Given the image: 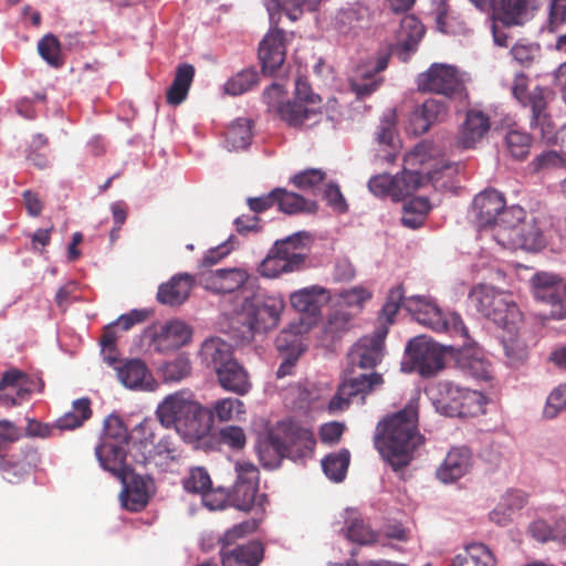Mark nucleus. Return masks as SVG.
Masks as SVG:
<instances>
[{"instance_id":"obj_8","label":"nucleus","mask_w":566,"mask_h":566,"mask_svg":"<svg viewBox=\"0 0 566 566\" xmlns=\"http://www.w3.org/2000/svg\"><path fill=\"white\" fill-rule=\"evenodd\" d=\"M240 315L242 323L252 333H266L276 328L285 310V301L280 294L242 290Z\"/></svg>"},{"instance_id":"obj_64","label":"nucleus","mask_w":566,"mask_h":566,"mask_svg":"<svg viewBox=\"0 0 566 566\" xmlns=\"http://www.w3.org/2000/svg\"><path fill=\"white\" fill-rule=\"evenodd\" d=\"M376 139L379 145L388 146L392 150L396 147V129L392 115L385 116L376 132Z\"/></svg>"},{"instance_id":"obj_17","label":"nucleus","mask_w":566,"mask_h":566,"mask_svg":"<svg viewBox=\"0 0 566 566\" xmlns=\"http://www.w3.org/2000/svg\"><path fill=\"white\" fill-rule=\"evenodd\" d=\"M504 206L503 195L495 189H488L474 197L470 217L480 232L491 231Z\"/></svg>"},{"instance_id":"obj_62","label":"nucleus","mask_w":566,"mask_h":566,"mask_svg":"<svg viewBox=\"0 0 566 566\" xmlns=\"http://www.w3.org/2000/svg\"><path fill=\"white\" fill-rule=\"evenodd\" d=\"M239 245V241L234 234L216 248L208 250L202 258V265L210 266L218 263L221 259L227 256L235 247Z\"/></svg>"},{"instance_id":"obj_36","label":"nucleus","mask_w":566,"mask_h":566,"mask_svg":"<svg viewBox=\"0 0 566 566\" xmlns=\"http://www.w3.org/2000/svg\"><path fill=\"white\" fill-rule=\"evenodd\" d=\"M526 220V211L521 206H504L490 233L499 245L505 248V234L515 232Z\"/></svg>"},{"instance_id":"obj_54","label":"nucleus","mask_w":566,"mask_h":566,"mask_svg":"<svg viewBox=\"0 0 566 566\" xmlns=\"http://www.w3.org/2000/svg\"><path fill=\"white\" fill-rule=\"evenodd\" d=\"M565 409L566 382L559 384L558 386L551 390L543 407L542 416L546 420H552L555 419Z\"/></svg>"},{"instance_id":"obj_31","label":"nucleus","mask_w":566,"mask_h":566,"mask_svg":"<svg viewBox=\"0 0 566 566\" xmlns=\"http://www.w3.org/2000/svg\"><path fill=\"white\" fill-rule=\"evenodd\" d=\"M388 59L389 56L385 54L379 56L376 62L357 67L350 78V87L358 97L368 96L378 88L380 78L376 75L387 67Z\"/></svg>"},{"instance_id":"obj_3","label":"nucleus","mask_w":566,"mask_h":566,"mask_svg":"<svg viewBox=\"0 0 566 566\" xmlns=\"http://www.w3.org/2000/svg\"><path fill=\"white\" fill-rule=\"evenodd\" d=\"M431 146L419 144L403 157V170L400 175L381 174L368 181L369 190L377 197H390L398 201L412 195L419 188L436 179L438 169L430 155Z\"/></svg>"},{"instance_id":"obj_55","label":"nucleus","mask_w":566,"mask_h":566,"mask_svg":"<svg viewBox=\"0 0 566 566\" xmlns=\"http://www.w3.org/2000/svg\"><path fill=\"white\" fill-rule=\"evenodd\" d=\"M370 297L371 293L368 290L361 286H355L339 293V305L340 308L347 310L355 315Z\"/></svg>"},{"instance_id":"obj_9","label":"nucleus","mask_w":566,"mask_h":566,"mask_svg":"<svg viewBox=\"0 0 566 566\" xmlns=\"http://www.w3.org/2000/svg\"><path fill=\"white\" fill-rule=\"evenodd\" d=\"M329 298V291L321 285H311L292 292L289 297L291 306L295 311L308 315L312 321L290 324L289 329H283L277 336L276 348L282 352L291 345L293 346L297 342V335L306 333L311 328Z\"/></svg>"},{"instance_id":"obj_1","label":"nucleus","mask_w":566,"mask_h":566,"mask_svg":"<svg viewBox=\"0 0 566 566\" xmlns=\"http://www.w3.org/2000/svg\"><path fill=\"white\" fill-rule=\"evenodd\" d=\"M473 306L502 329L501 344L511 367L523 365L528 358V346L521 337L522 313L512 294L486 284L474 286L470 294Z\"/></svg>"},{"instance_id":"obj_11","label":"nucleus","mask_w":566,"mask_h":566,"mask_svg":"<svg viewBox=\"0 0 566 566\" xmlns=\"http://www.w3.org/2000/svg\"><path fill=\"white\" fill-rule=\"evenodd\" d=\"M258 522L245 521L228 530L221 539L222 566H259L264 557V547L258 541L234 545V541L252 533Z\"/></svg>"},{"instance_id":"obj_26","label":"nucleus","mask_w":566,"mask_h":566,"mask_svg":"<svg viewBox=\"0 0 566 566\" xmlns=\"http://www.w3.org/2000/svg\"><path fill=\"white\" fill-rule=\"evenodd\" d=\"M259 59L265 73H274L285 60V42L283 30L272 27L259 46Z\"/></svg>"},{"instance_id":"obj_12","label":"nucleus","mask_w":566,"mask_h":566,"mask_svg":"<svg viewBox=\"0 0 566 566\" xmlns=\"http://www.w3.org/2000/svg\"><path fill=\"white\" fill-rule=\"evenodd\" d=\"M128 443L127 428L116 416H109L104 423L102 442L95 453L102 468L109 472H119L126 463L125 446Z\"/></svg>"},{"instance_id":"obj_52","label":"nucleus","mask_w":566,"mask_h":566,"mask_svg":"<svg viewBox=\"0 0 566 566\" xmlns=\"http://www.w3.org/2000/svg\"><path fill=\"white\" fill-rule=\"evenodd\" d=\"M258 80L259 76L255 70L245 69L224 83V92L232 96L241 95L256 85Z\"/></svg>"},{"instance_id":"obj_63","label":"nucleus","mask_w":566,"mask_h":566,"mask_svg":"<svg viewBox=\"0 0 566 566\" xmlns=\"http://www.w3.org/2000/svg\"><path fill=\"white\" fill-rule=\"evenodd\" d=\"M237 480L233 486H244L245 484L259 485V469L248 461H237L234 465Z\"/></svg>"},{"instance_id":"obj_14","label":"nucleus","mask_w":566,"mask_h":566,"mask_svg":"<svg viewBox=\"0 0 566 566\" xmlns=\"http://www.w3.org/2000/svg\"><path fill=\"white\" fill-rule=\"evenodd\" d=\"M470 76L455 66L446 63H433L417 77V86L421 92L444 96L461 95Z\"/></svg>"},{"instance_id":"obj_49","label":"nucleus","mask_w":566,"mask_h":566,"mask_svg":"<svg viewBox=\"0 0 566 566\" xmlns=\"http://www.w3.org/2000/svg\"><path fill=\"white\" fill-rule=\"evenodd\" d=\"M210 422L216 418L220 422L239 419L245 413L244 403L238 398H222L217 400L211 410H208Z\"/></svg>"},{"instance_id":"obj_61","label":"nucleus","mask_w":566,"mask_h":566,"mask_svg":"<svg viewBox=\"0 0 566 566\" xmlns=\"http://www.w3.org/2000/svg\"><path fill=\"white\" fill-rule=\"evenodd\" d=\"M353 313L344 308L335 310L329 316L325 325V333L332 337L348 331L353 326Z\"/></svg>"},{"instance_id":"obj_21","label":"nucleus","mask_w":566,"mask_h":566,"mask_svg":"<svg viewBox=\"0 0 566 566\" xmlns=\"http://www.w3.org/2000/svg\"><path fill=\"white\" fill-rule=\"evenodd\" d=\"M474 464L471 450L467 447L451 448L436 471L437 479L443 484H452L468 475Z\"/></svg>"},{"instance_id":"obj_44","label":"nucleus","mask_w":566,"mask_h":566,"mask_svg":"<svg viewBox=\"0 0 566 566\" xmlns=\"http://www.w3.org/2000/svg\"><path fill=\"white\" fill-rule=\"evenodd\" d=\"M471 558L475 566H496L492 551L483 543L472 542L464 546V553L457 554L451 559V566H464Z\"/></svg>"},{"instance_id":"obj_59","label":"nucleus","mask_w":566,"mask_h":566,"mask_svg":"<svg viewBox=\"0 0 566 566\" xmlns=\"http://www.w3.org/2000/svg\"><path fill=\"white\" fill-rule=\"evenodd\" d=\"M211 479L208 471L202 467L191 468L182 480L185 490L189 493L201 494L211 488Z\"/></svg>"},{"instance_id":"obj_41","label":"nucleus","mask_w":566,"mask_h":566,"mask_svg":"<svg viewBox=\"0 0 566 566\" xmlns=\"http://www.w3.org/2000/svg\"><path fill=\"white\" fill-rule=\"evenodd\" d=\"M269 12L271 23L275 15L283 10L286 17L296 21L304 11L315 10L321 0H263Z\"/></svg>"},{"instance_id":"obj_37","label":"nucleus","mask_w":566,"mask_h":566,"mask_svg":"<svg viewBox=\"0 0 566 566\" xmlns=\"http://www.w3.org/2000/svg\"><path fill=\"white\" fill-rule=\"evenodd\" d=\"M368 10L360 3L347 4L337 10L332 20V25L342 35L356 34L367 20Z\"/></svg>"},{"instance_id":"obj_16","label":"nucleus","mask_w":566,"mask_h":566,"mask_svg":"<svg viewBox=\"0 0 566 566\" xmlns=\"http://www.w3.org/2000/svg\"><path fill=\"white\" fill-rule=\"evenodd\" d=\"M123 483L119 501L126 510L137 512L143 510L154 490V482L149 476L135 473L126 463L119 472H112Z\"/></svg>"},{"instance_id":"obj_53","label":"nucleus","mask_w":566,"mask_h":566,"mask_svg":"<svg viewBox=\"0 0 566 566\" xmlns=\"http://www.w3.org/2000/svg\"><path fill=\"white\" fill-rule=\"evenodd\" d=\"M30 461H14L11 458L0 457V471L4 480L10 483H18L31 472Z\"/></svg>"},{"instance_id":"obj_4","label":"nucleus","mask_w":566,"mask_h":566,"mask_svg":"<svg viewBox=\"0 0 566 566\" xmlns=\"http://www.w3.org/2000/svg\"><path fill=\"white\" fill-rule=\"evenodd\" d=\"M421 325L437 333L467 336V327L459 314L450 311H442L437 303L426 295L403 296L401 286L392 287L381 310V317L386 323L391 324L400 306Z\"/></svg>"},{"instance_id":"obj_22","label":"nucleus","mask_w":566,"mask_h":566,"mask_svg":"<svg viewBox=\"0 0 566 566\" xmlns=\"http://www.w3.org/2000/svg\"><path fill=\"white\" fill-rule=\"evenodd\" d=\"M491 128V120L488 114L480 109H469L465 118L458 129L455 143L462 149L475 148L486 136Z\"/></svg>"},{"instance_id":"obj_33","label":"nucleus","mask_w":566,"mask_h":566,"mask_svg":"<svg viewBox=\"0 0 566 566\" xmlns=\"http://www.w3.org/2000/svg\"><path fill=\"white\" fill-rule=\"evenodd\" d=\"M528 103L532 111L531 126L539 129L542 139L547 144L557 142L558 137L555 127L546 114L545 90L535 87L534 92L528 96Z\"/></svg>"},{"instance_id":"obj_38","label":"nucleus","mask_w":566,"mask_h":566,"mask_svg":"<svg viewBox=\"0 0 566 566\" xmlns=\"http://www.w3.org/2000/svg\"><path fill=\"white\" fill-rule=\"evenodd\" d=\"M199 357L202 365L216 373L233 358V348L220 337H210L201 344Z\"/></svg>"},{"instance_id":"obj_48","label":"nucleus","mask_w":566,"mask_h":566,"mask_svg":"<svg viewBox=\"0 0 566 566\" xmlns=\"http://www.w3.org/2000/svg\"><path fill=\"white\" fill-rule=\"evenodd\" d=\"M349 462V451L347 449H340L327 454L322 460V468L329 480L334 482H342L346 476Z\"/></svg>"},{"instance_id":"obj_45","label":"nucleus","mask_w":566,"mask_h":566,"mask_svg":"<svg viewBox=\"0 0 566 566\" xmlns=\"http://www.w3.org/2000/svg\"><path fill=\"white\" fill-rule=\"evenodd\" d=\"M195 76V69L190 64H181L177 67L171 86L167 91V102L179 105L188 95V91Z\"/></svg>"},{"instance_id":"obj_15","label":"nucleus","mask_w":566,"mask_h":566,"mask_svg":"<svg viewBox=\"0 0 566 566\" xmlns=\"http://www.w3.org/2000/svg\"><path fill=\"white\" fill-rule=\"evenodd\" d=\"M531 283L535 298L552 306L545 317L566 318V281L554 273L538 272Z\"/></svg>"},{"instance_id":"obj_18","label":"nucleus","mask_w":566,"mask_h":566,"mask_svg":"<svg viewBox=\"0 0 566 566\" xmlns=\"http://www.w3.org/2000/svg\"><path fill=\"white\" fill-rule=\"evenodd\" d=\"M450 335L452 336V334ZM453 337H460L464 342L455 354L458 368L476 380L491 379L493 373L492 365L480 347L467 343L469 334L467 333V336L453 335Z\"/></svg>"},{"instance_id":"obj_34","label":"nucleus","mask_w":566,"mask_h":566,"mask_svg":"<svg viewBox=\"0 0 566 566\" xmlns=\"http://www.w3.org/2000/svg\"><path fill=\"white\" fill-rule=\"evenodd\" d=\"M231 502L234 507L241 511L254 510V517L258 525L262 521L268 505V496L264 493H258V485L245 484L244 486H233Z\"/></svg>"},{"instance_id":"obj_46","label":"nucleus","mask_w":566,"mask_h":566,"mask_svg":"<svg viewBox=\"0 0 566 566\" xmlns=\"http://www.w3.org/2000/svg\"><path fill=\"white\" fill-rule=\"evenodd\" d=\"M252 122L248 118H237L226 133V146L229 150L245 149L252 140Z\"/></svg>"},{"instance_id":"obj_24","label":"nucleus","mask_w":566,"mask_h":566,"mask_svg":"<svg viewBox=\"0 0 566 566\" xmlns=\"http://www.w3.org/2000/svg\"><path fill=\"white\" fill-rule=\"evenodd\" d=\"M118 380L128 389L154 391L158 384L146 364L140 359H129L123 365L115 366Z\"/></svg>"},{"instance_id":"obj_32","label":"nucleus","mask_w":566,"mask_h":566,"mask_svg":"<svg viewBox=\"0 0 566 566\" xmlns=\"http://www.w3.org/2000/svg\"><path fill=\"white\" fill-rule=\"evenodd\" d=\"M216 375L219 385L224 390L235 395L244 396L252 387L248 371L234 357L221 368H218Z\"/></svg>"},{"instance_id":"obj_40","label":"nucleus","mask_w":566,"mask_h":566,"mask_svg":"<svg viewBox=\"0 0 566 566\" xmlns=\"http://www.w3.org/2000/svg\"><path fill=\"white\" fill-rule=\"evenodd\" d=\"M192 287V280L188 274H179L158 289L157 300L163 304L180 305L189 296Z\"/></svg>"},{"instance_id":"obj_57","label":"nucleus","mask_w":566,"mask_h":566,"mask_svg":"<svg viewBox=\"0 0 566 566\" xmlns=\"http://www.w3.org/2000/svg\"><path fill=\"white\" fill-rule=\"evenodd\" d=\"M324 176L321 169L312 168L294 175L292 182L298 189L316 196L323 187Z\"/></svg>"},{"instance_id":"obj_10","label":"nucleus","mask_w":566,"mask_h":566,"mask_svg":"<svg viewBox=\"0 0 566 566\" xmlns=\"http://www.w3.org/2000/svg\"><path fill=\"white\" fill-rule=\"evenodd\" d=\"M439 397L434 400L438 412L448 417H475L485 412L486 396L479 390L461 387L444 380L437 385Z\"/></svg>"},{"instance_id":"obj_25","label":"nucleus","mask_w":566,"mask_h":566,"mask_svg":"<svg viewBox=\"0 0 566 566\" xmlns=\"http://www.w3.org/2000/svg\"><path fill=\"white\" fill-rule=\"evenodd\" d=\"M191 336L192 331L185 322L172 319L154 332L153 343L158 352L167 353L187 345Z\"/></svg>"},{"instance_id":"obj_7","label":"nucleus","mask_w":566,"mask_h":566,"mask_svg":"<svg viewBox=\"0 0 566 566\" xmlns=\"http://www.w3.org/2000/svg\"><path fill=\"white\" fill-rule=\"evenodd\" d=\"M315 447L313 432L293 421H282L276 431L272 432L268 440L258 449L261 463L266 469L280 467L283 458L294 462L310 457Z\"/></svg>"},{"instance_id":"obj_5","label":"nucleus","mask_w":566,"mask_h":566,"mask_svg":"<svg viewBox=\"0 0 566 566\" xmlns=\"http://www.w3.org/2000/svg\"><path fill=\"white\" fill-rule=\"evenodd\" d=\"M156 416L163 427L175 429L188 443L197 442L210 432L208 409L196 400L190 390L167 395L158 403Z\"/></svg>"},{"instance_id":"obj_29","label":"nucleus","mask_w":566,"mask_h":566,"mask_svg":"<svg viewBox=\"0 0 566 566\" xmlns=\"http://www.w3.org/2000/svg\"><path fill=\"white\" fill-rule=\"evenodd\" d=\"M424 34V27L415 15H405L400 21L397 33L396 54L402 62H407L416 52L418 43Z\"/></svg>"},{"instance_id":"obj_6","label":"nucleus","mask_w":566,"mask_h":566,"mask_svg":"<svg viewBox=\"0 0 566 566\" xmlns=\"http://www.w3.org/2000/svg\"><path fill=\"white\" fill-rule=\"evenodd\" d=\"M283 95V86L275 83L265 90L263 98L268 106L275 111L289 126L310 128L325 118L319 106L321 97L312 93L306 80L298 77L295 81L293 101L282 102Z\"/></svg>"},{"instance_id":"obj_28","label":"nucleus","mask_w":566,"mask_h":566,"mask_svg":"<svg viewBox=\"0 0 566 566\" xmlns=\"http://www.w3.org/2000/svg\"><path fill=\"white\" fill-rule=\"evenodd\" d=\"M505 249L538 251L546 245V235L534 218L527 219L512 234H505Z\"/></svg>"},{"instance_id":"obj_42","label":"nucleus","mask_w":566,"mask_h":566,"mask_svg":"<svg viewBox=\"0 0 566 566\" xmlns=\"http://www.w3.org/2000/svg\"><path fill=\"white\" fill-rule=\"evenodd\" d=\"M275 202L279 209L287 214H295L301 212L313 213L317 209L315 200L305 199L303 196L286 191L285 189H274Z\"/></svg>"},{"instance_id":"obj_60","label":"nucleus","mask_w":566,"mask_h":566,"mask_svg":"<svg viewBox=\"0 0 566 566\" xmlns=\"http://www.w3.org/2000/svg\"><path fill=\"white\" fill-rule=\"evenodd\" d=\"M38 52L49 65L53 67L62 65L61 45L53 34H46L39 41Z\"/></svg>"},{"instance_id":"obj_35","label":"nucleus","mask_w":566,"mask_h":566,"mask_svg":"<svg viewBox=\"0 0 566 566\" xmlns=\"http://www.w3.org/2000/svg\"><path fill=\"white\" fill-rule=\"evenodd\" d=\"M447 105L444 102L429 98L422 105L417 106L410 114V126L416 135L424 134L430 126L444 118Z\"/></svg>"},{"instance_id":"obj_39","label":"nucleus","mask_w":566,"mask_h":566,"mask_svg":"<svg viewBox=\"0 0 566 566\" xmlns=\"http://www.w3.org/2000/svg\"><path fill=\"white\" fill-rule=\"evenodd\" d=\"M527 503V496L522 491H509L503 494L490 513V520L497 525L509 524L516 512L522 510Z\"/></svg>"},{"instance_id":"obj_51","label":"nucleus","mask_w":566,"mask_h":566,"mask_svg":"<svg viewBox=\"0 0 566 566\" xmlns=\"http://www.w3.org/2000/svg\"><path fill=\"white\" fill-rule=\"evenodd\" d=\"M346 385L350 387L349 391L353 398L360 396V403H364L366 395L381 386L382 377L380 374H361L356 377L345 379Z\"/></svg>"},{"instance_id":"obj_30","label":"nucleus","mask_w":566,"mask_h":566,"mask_svg":"<svg viewBox=\"0 0 566 566\" xmlns=\"http://www.w3.org/2000/svg\"><path fill=\"white\" fill-rule=\"evenodd\" d=\"M539 0H494L493 12L506 25L523 24L533 17Z\"/></svg>"},{"instance_id":"obj_47","label":"nucleus","mask_w":566,"mask_h":566,"mask_svg":"<svg viewBox=\"0 0 566 566\" xmlns=\"http://www.w3.org/2000/svg\"><path fill=\"white\" fill-rule=\"evenodd\" d=\"M92 415L90 400L80 398L73 401L72 410L65 412L54 423L57 432L74 430L83 424Z\"/></svg>"},{"instance_id":"obj_43","label":"nucleus","mask_w":566,"mask_h":566,"mask_svg":"<svg viewBox=\"0 0 566 566\" xmlns=\"http://www.w3.org/2000/svg\"><path fill=\"white\" fill-rule=\"evenodd\" d=\"M346 537L360 545H368L377 539V534L365 523L360 513L353 509L346 512Z\"/></svg>"},{"instance_id":"obj_13","label":"nucleus","mask_w":566,"mask_h":566,"mask_svg":"<svg viewBox=\"0 0 566 566\" xmlns=\"http://www.w3.org/2000/svg\"><path fill=\"white\" fill-rule=\"evenodd\" d=\"M442 368L443 352L431 338L417 336L408 343L401 363L402 371H417L422 377H430Z\"/></svg>"},{"instance_id":"obj_2","label":"nucleus","mask_w":566,"mask_h":566,"mask_svg":"<svg viewBox=\"0 0 566 566\" xmlns=\"http://www.w3.org/2000/svg\"><path fill=\"white\" fill-rule=\"evenodd\" d=\"M423 442L424 438L418 430V408L413 401L381 420L375 433V447L394 471L409 465Z\"/></svg>"},{"instance_id":"obj_20","label":"nucleus","mask_w":566,"mask_h":566,"mask_svg":"<svg viewBox=\"0 0 566 566\" xmlns=\"http://www.w3.org/2000/svg\"><path fill=\"white\" fill-rule=\"evenodd\" d=\"M36 388H39L38 381L17 369H11L0 380V406L12 407L20 405Z\"/></svg>"},{"instance_id":"obj_23","label":"nucleus","mask_w":566,"mask_h":566,"mask_svg":"<svg viewBox=\"0 0 566 566\" xmlns=\"http://www.w3.org/2000/svg\"><path fill=\"white\" fill-rule=\"evenodd\" d=\"M201 285L213 293H232L241 289L249 280V273L242 268L205 271L199 276Z\"/></svg>"},{"instance_id":"obj_27","label":"nucleus","mask_w":566,"mask_h":566,"mask_svg":"<svg viewBox=\"0 0 566 566\" xmlns=\"http://www.w3.org/2000/svg\"><path fill=\"white\" fill-rule=\"evenodd\" d=\"M312 237L306 231L295 232L282 240L274 243V253H277L286 263L293 265V271H300L306 259V251L308 250Z\"/></svg>"},{"instance_id":"obj_58","label":"nucleus","mask_w":566,"mask_h":566,"mask_svg":"<svg viewBox=\"0 0 566 566\" xmlns=\"http://www.w3.org/2000/svg\"><path fill=\"white\" fill-rule=\"evenodd\" d=\"M289 264L277 253H274L272 248L266 258L261 262L259 273L264 277L274 279L283 273L294 272L293 265Z\"/></svg>"},{"instance_id":"obj_56","label":"nucleus","mask_w":566,"mask_h":566,"mask_svg":"<svg viewBox=\"0 0 566 566\" xmlns=\"http://www.w3.org/2000/svg\"><path fill=\"white\" fill-rule=\"evenodd\" d=\"M531 144L532 138L527 133L513 129L505 135V146L515 159H524L530 153Z\"/></svg>"},{"instance_id":"obj_19","label":"nucleus","mask_w":566,"mask_h":566,"mask_svg":"<svg viewBox=\"0 0 566 566\" xmlns=\"http://www.w3.org/2000/svg\"><path fill=\"white\" fill-rule=\"evenodd\" d=\"M387 327L376 331L373 336L360 338L349 350L347 359L352 367L363 369L375 367L384 356V340Z\"/></svg>"},{"instance_id":"obj_50","label":"nucleus","mask_w":566,"mask_h":566,"mask_svg":"<svg viewBox=\"0 0 566 566\" xmlns=\"http://www.w3.org/2000/svg\"><path fill=\"white\" fill-rule=\"evenodd\" d=\"M159 371L164 381L178 382L190 375L191 363L187 355L181 354L175 359L163 364Z\"/></svg>"}]
</instances>
